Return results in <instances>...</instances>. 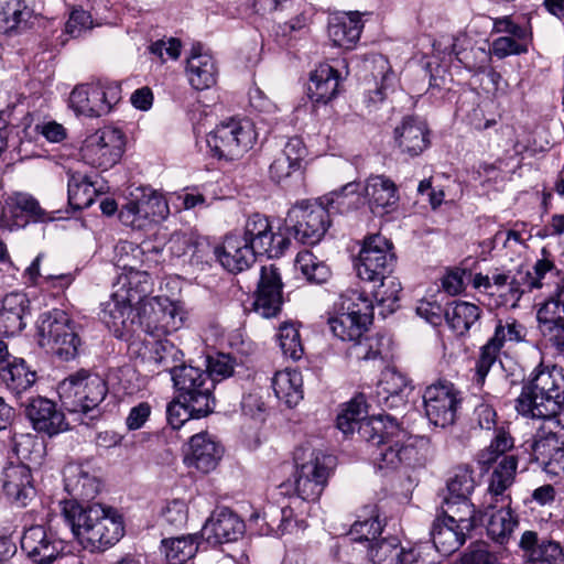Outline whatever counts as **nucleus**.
Masks as SVG:
<instances>
[{
    "instance_id": "f257e3e1",
    "label": "nucleus",
    "mask_w": 564,
    "mask_h": 564,
    "mask_svg": "<svg viewBox=\"0 0 564 564\" xmlns=\"http://www.w3.org/2000/svg\"><path fill=\"white\" fill-rule=\"evenodd\" d=\"M564 369L540 364L523 382L514 410L540 425L532 441L544 440L564 429Z\"/></svg>"
},
{
    "instance_id": "f03ea898",
    "label": "nucleus",
    "mask_w": 564,
    "mask_h": 564,
    "mask_svg": "<svg viewBox=\"0 0 564 564\" xmlns=\"http://www.w3.org/2000/svg\"><path fill=\"white\" fill-rule=\"evenodd\" d=\"M358 437L366 443L369 458L378 469L413 467L420 460L419 449L410 442L408 432L389 414L372 415L360 425Z\"/></svg>"
},
{
    "instance_id": "7ed1b4c3",
    "label": "nucleus",
    "mask_w": 564,
    "mask_h": 564,
    "mask_svg": "<svg viewBox=\"0 0 564 564\" xmlns=\"http://www.w3.org/2000/svg\"><path fill=\"white\" fill-rule=\"evenodd\" d=\"M61 506L65 522L85 549L105 550L123 535L122 518L110 507L100 503L82 506L76 500L62 501Z\"/></svg>"
},
{
    "instance_id": "20e7f679",
    "label": "nucleus",
    "mask_w": 564,
    "mask_h": 564,
    "mask_svg": "<svg viewBox=\"0 0 564 564\" xmlns=\"http://www.w3.org/2000/svg\"><path fill=\"white\" fill-rule=\"evenodd\" d=\"M295 492L307 502L318 501L333 471L335 459L311 446H299L294 451Z\"/></svg>"
},
{
    "instance_id": "39448f33",
    "label": "nucleus",
    "mask_w": 564,
    "mask_h": 564,
    "mask_svg": "<svg viewBox=\"0 0 564 564\" xmlns=\"http://www.w3.org/2000/svg\"><path fill=\"white\" fill-rule=\"evenodd\" d=\"M36 332L40 346L61 360L69 361L78 356L82 339L75 322L65 311L54 308L42 313L36 322Z\"/></svg>"
},
{
    "instance_id": "423d86ee",
    "label": "nucleus",
    "mask_w": 564,
    "mask_h": 564,
    "mask_svg": "<svg viewBox=\"0 0 564 564\" xmlns=\"http://www.w3.org/2000/svg\"><path fill=\"white\" fill-rule=\"evenodd\" d=\"M107 393V382L85 369L69 375L58 386L61 402L70 413L86 414L97 409Z\"/></svg>"
},
{
    "instance_id": "0eeeda50",
    "label": "nucleus",
    "mask_w": 564,
    "mask_h": 564,
    "mask_svg": "<svg viewBox=\"0 0 564 564\" xmlns=\"http://www.w3.org/2000/svg\"><path fill=\"white\" fill-rule=\"evenodd\" d=\"M330 215L323 200H303L288 212L285 227L296 241L315 246L327 232Z\"/></svg>"
},
{
    "instance_id": "6e6552de",
    "label": "nucleus",
    "mask_w": 564,
    "mask_h": 564,
    "mask_svg": "<svg viewBox=\"0 0 564 564\" xmlns=\"http://www.w3.org/2000/svg\"><path fill=\"white\" fill-rule=\"evenodd\" d=\"M172 381L178 398L189 405L196 417H205L214 412V381L205 370L181 365L173 372Z\"/></svg>"
},
{
    "instance_id": "1a4fd4ad",
    "label": "nucleus",
    "mask_w": 564,
    "mask_h": 564,
    "mask_svg": "<svg viewBox=\"0 0 564 564\" xmlns=\"http://www.w3.org/2000/svg\"><path fill=\"white\" fill-rule=\"evenodd\" d=\"M397 256L392 242L380 234L365 237L355 268L362 281L377 283L393 273Z\"/></svg>"
},
{
    "instance_id": "9d476101",
    "label": "nucleus",
    "mask_w": 564,
    "mask_h": 564,
    "mask_svg": "<svg viewBox=\"0 0 564 564\" xmlns=\"http://www.w3.org/2000/svg\"><path fill=\"white\" fill-rule=\"evenodd\" d=\"M206 142L214 156L232 161L252 148L256 132L250 121L230 119L208 133Z\"/></svg>"
},
{
    "instance_id": "9b49d317",
    "label": "nucleus",
    "mask_w": 564,
    "mask_h": 564,
    "mask_svg": "<svg viewBox=\"0 0 564 564\" xmlns=\"http://www.w3.org/2000/svg\"><path fill=\"white\" fill-rule=\"evenodd\" d=\"M126 144L123 132L113 127H104L86 137L79 154L84 163L91 167L108 170L121 159Z\"/></svg>"
},
{
    "instance_id": "f8f14e48",
    "label": "nucleus",
    "mask_w": 564,
    "mask_h": 564,
    "mask_svg": "<svg viewBox=\"0 0 564 564\" xmlns=\"http://www.w3.org/2000/svg\"><path fill=\"white\" fill-rule=\"evenodd\" d=\"M425 414L435 426L452 425L462 402L460 391L447 380H438L429 386L423 394Z\"/></svg>"
},
{
    "instance_id": "ddd939ff",
    "label": "nucleus",
    "mask_w": 564,
    "mask_h": 564,
    "mask_svg": "<svg viewBox=\"0 0 564 564\" xmlns=\"http://www.w3.org/2000/svg\"><path fill=\"white\" fill-rule=\"evenodd\" d=\"M241 238L258 253L279 258L290 248V238L282 232H273L267 216L254 213L245 224Z\"/></svg>"
},
{
    "instance_id": "4468645a",
    "label": "nucleus",
    "mask_w": 564,
    "mask_h": 564,
    "mask_svg": "<svg viewBox=\"0 0 564 564\" xmlns=\"http://www.w3.org/2000/svg\"><path fill=\"white\" fill-rule=\"evenodd\" d=\"M554 263L549 259H540L535 262L532 271L519 268L511 272V289L506 293L505 306L516 307L525 292L543 286H556V278L561 276Z\"/></svg>"
},
{
    "instance_id": "2eb2a0df",
    "label": "nucleus",
    "mask_w": 564,
    "mask_h": 564,
    "mask_svg": "<svg viewBox=\"0 0 564 564\" xmlns=\"http://www.w3.org/2000/svg\"><path fill=\"white\" fill-rule=\"evenodd\" d=\"M0 482L3 497L14 508H26L37 496L31 468L22 462L4 466Z\"/></svg>"
},
{
    "instance_id": "dca6fc26",
    "label": "nucleus",
    "mask_w": 564,
    "mask_h": 564,
    "mask_svg": "<svg viewBox=\"0 0 564 564\" xmlns=\"http://www.w3.org/2000/svg\"><path fill=\"white\" fill-rule=\"evenodd\" d=\"M47 219L50 218L46 212L33 196L26 193H13L3 200L0 227L13 230L24 228L30 223H44Z\"/></svg>"
},
{
    "instance_id": "f3484780",
    "label": "nucleus",
    "mask_w": 564,
    "mask_h": 564,
    "mask_svg": "<svg viewBox=\"0 0 564 564\" xmlns=\"http://www.w3.org/2000/svg\"><path fill=\"white\" fill-rule=\"evenodd\" d=\"M24 414L36 433L48 437L69 429L64 412L54 401L44 397L29 399L24 405Z\"/></svg>"
},
{
    "instance_id": "a211bd4d",
    "label": "nucleus",
    "mask_w": 564,
    "mask_h": 564,
    "mask_svg": "<svg viewBox=\"0 0 564 564\" xmlns=\"http://www.w3.org/2000/svg\"><path fill=\"white\" fill-rule=\"evenodd\" d=\"M21 550L35 564H52L64 551V542L43 525L25 529L21 540Z\"/></svg>"
},
{
    "instance_id": "6ab92c4d",
    "label": "nucleus",
    "mask_w": 564,
    "mask_h": 564,
    "mask_svg": "<svg viewBox=\"0 0 564 564\" xmlns=\"http://www.w3.org/2000/svg\"><path fill=\"white\" fill-rule=\"evenodd\" d=\"M282 290L280 269L273 263L262 265L252 304L254 312L265 318L276 316L283 303Z\"/></svg>"
},
{
    "instance_id": "aec40b11",
    "label": "nucleus",
    "mask_w": 564,
    "mask_h": 564,
    "mask_svg": "<svg viewBox=\"0 0 564 564\" xmlns=\"http://www.w3.org/2000/svg\"><path fill=\"white\" fill-rule=\"evenodd\" d=\"M245 532V522L230 509L219 508L207 519L200 538L212 546L237 541Z\"/></svg>"
},
{
    "instance_id": "412c9836",
    "label": "nucleus",
    "mask_w": 564,
    "mask_h": 564,
    "mask_svg": "<svg viewBox=\"0 0 564 564\" xmlns=\"http://www.w3.org/2000/svg\"><path fill=\"white\" fill-rule=\"evenodd\" d=\"M364 197L375 216H384L397 208L399 189L397 184L383 174H371L365 181Z\"/></svg>"
},
{
    "instance_id": "4be33fe9",
    "label": "nucleus",
    "mask_w": 564,
    "mask_h": 564,
    "mask_svg": "<svg viewBox=\"0 0 564 564\" xmlns=\"http://www.w3.org/2000/svg\"><path fill=\"white\" fill-rule=\"evenodd\" d=\"M495 508L496 505L488 499H486L481 508L477 510L469 498L455 499L446 497L440 514L449 521V525L456 523L460 530H465L469 533L477 527L485 525L488 510Z\"/></svg>"
},
{
    "instance_id": "5701e85b",
    "label": "nucleus",
    "mask_w": 564,
    "mask_h": 564,
    "mask_svg": "<svg viewBox=\"0 0 564 564\" xmlns=\"http://www.w3.org/2000/svg\"><path fill=\"white\" fill-rule=\"evenodd\" d=\"M394 142L402 154L421 155L430 147V130L425 121L408 116L393 130Z\"/></svg>"
},
{
    "instance_id": "b1692460",
    "label": "nucleus",
    "mask_w": 564,
    "mask_h": 564,
    "mask_svg": "<svg viewBox=\"0 0 564 564\" xmlns=\"http://www.w3.org/2000/svg\"><path fill=\"white\" fill-rule=\"evenodd\" d=\"M159 247L144 243L142 246L131 241H119L115 247V265L120 273L148 270L152 263L158 264Z\"/></svg>"
},
{
    "instance_id": "393cba45",
    "label": "nucleus",
    "mask_w": 564,
    "mask_h": 564,
    "mask_svg": "<svg viewBox=\"0 0 564 564\" xmlns=\"http://www.w3.org/2000/svg\"><path fill=\"white\" fill-rule=\"evenodd\" d=\"M223 454V446L210 434L199 432L189 438L185 464L207 474L217 467Z\"/></svg>"
},
{
    "instance_id": "a878e982",
    "label": "nucleus",
    "mask_w": 564,
    "mask_h": 564,
    "mask_svg": "<svg viewBox=\"0 0 564 564\" xmlns=\"http://www.w3.org/2000/svg\"><path fill=\"white\" fill-rule=\"evenodd\" d=\"M257 254L237 232L226 235L223 243L218 246V262L230 273H239L250 268Z\"/></svg>"
},
{
    "instance_id": "bb28decb",
    "label": "nucleus",
    "mask_w": 564,
    "mask_h": 564,
    "mask_svg": "<svg viewBox=\"0 0 564 564\" xmlns=\"http://www.w3.org/2000/svg\"><path fill=\"white\" fill-rule=\"evenodd\" d=\"M30 314V300L23 292H11L0 301V335L12 337L20 334Z\"/></svg>"
},
{
    "instance_id": "cd10ccee",
    "label": "nucleus",
    "mask_w": 564,
    "mask_h": 564,
    "mask_svg": "<svg viewBox=\"0 0 564 564\" xmlns=\"http://www.w3.org/2000/svg\"><path fill=\"white\" fill-rule=\"evenodd\" d=\"M133 304L111 293L110 299L101 304L100 319L117 338H126L133 332Z\"/></svg>"
},
{
    "instance_id": "c85d7f7f",
    "label": "nucleus",
    "mask_w": 564,
    "mask_h": 564,
    "mask_svg": "<svg viewBox=\"0 0 564 564\" xmlns=\"http://www.w3.org/2000/svg\"><path fill=\"white\" fill-rule=\"evenodd\" d=\"M530 447L547 474L557 476L564 473V427L544 440L532 441Z\"/></svg>"
},
{
    "instance_id": "c756f323",
    "label": "nucleus",
    "mask_w": 564,
    "mask_h": 564,
    "mask_svg": "<svg viewBox=\"0 0 564 564\" xmlns=\"http://www.w3.org/2000/svg\"><path fill=\"white\" fill-rule=\"evenodd\" d=\"M153 292V280L148 270L118 273L113 283L117 297L124 299L131 304H142Z\"/></svg>"
},
{
    "instance_id": "7c9ffc66",
    "label": "nucleus",
    "mask_w": 564,
    "mask_h": 564,
    "mask_svg": "<svg viewBox=\"0 0 564 564\" xmlns=\"http://www.w3.org/2000/svg\"><path fill=\"white\" fill-rule=\"evenodd\" d=\"M36 380V371L23 358L15 357L0 366V382L15 397L30 390Z\"/></svg>"
},
{
    "instance_id": "2f4dec72",
    "label": "nucleus",
    "mask_w": 564,
    "mask_h": 564,
    "mask_svg": "<svg viewBox=\"0 0 564 564\" xmlns=\"http://www.w3.org/2000/svg\"><path fill=\"white\" fill-rule=\"evenodd\" d=\"M441 514H437L433 521L431 528V536L433 545H431L434 552L440 553L443 556H448L456 552L465 542L468 532L460 530L456 523L454 525L448 524Z\"/></svg>"
},
{
    "instance_id": "473e14b6",
    "label": "nucleus",
    "mask_w": 564,
    "mask_h": 564,
    "mask_svg": "<svg viewBox=\"0 0 564 564\" xmlns=\"http://www.w3.org/2000/svg\"><path fill=\"white\" fill-rule=\"evenodd\" d=\"M310 98L314 104L326 105L333 100L340 85L339 72L329 64H321L310 78Z\"/></svg>"
},
{
    "instance_id": "72a5a7b5",
    "label": "nucleus",
    "mask_w": 564,
    "mask_h": 564,
    "mask_svg": "<svg viewBox=\"0 0 564 564\" xmlns=\"http://www.w3.org/2000/svg\"><path fill=\"white\" fill-rule=\"evenodd\" d=\"M69 106L77 113L89 118H97L108 113L100 99L99 84L77 85L69 95Z\"/></svg>"
},
{
    "instance_id": "f704fd0d",
    "label": "nucleus",
    "mask_w": 564,
    "mask_h": 564,
    "mask_svg": "<svg viewBox=\"0 0 564 564\" xmlns=\"http://www.w3.org/2000/svg\"><path fill=\"white\" fill-rule=\"evenodd\" d=\"M144 358L153 365L167 371L173 377V372L178 370L183 364V352L167 339H156L144 343Z\"/></svg>"
},
{
    "instance_id": "c9c22d12",
    "label": "nucleus",
    "mask_w": 564,
    "mask_h": 564,
    "mask_svg": "<svg viewBox=\"0 0 564 564\" xmlns=\"http://www.w3.org/2000/svg\"><path fill=\"white\" fill-rule=\"evenodd\" d=\"M391 340L382 334L367 335L349 341L347 356L357 361H368L386 358L390 352Z\"/></svg>"
},
{
    "instance_id": "e433bc0d",
    "label": "nucleus",
    "mask_w": 564,
    "mask_h": 564,
    "mask_svg": "<svg viewBox=\"0 0 564 564\" xmlns=\"http://www.w3.org/2000/svg\"><path fill=\"white\" fill-rule=\"evenodd\" d=\"M33 9L30 0H0V32L10 34L26 29Z\"/></svg>"
},
{
    "instance_id": "4c0bfd02",
    "label": "nucleus",
    "mask_w": 564,
    "mask_h": 564,
    "mask_svg": "<svg viewBox=\"0 0 564 564\" xmlns=\"http://www.w3.org/2000/svg\"><path fill=\"white\" fill-rule=\"evenodd\" d=\"M554 302H544L539 308L536 317L543 335L558 352H564V316L560 314Z\"/></svg>"
},
{
    "instance_id": "58836bf2",
    "label": "nucleus",
    "mask_w": 564,
    "mask_h": 564,
    "mask_svg": "<svg viewBox=\"0 0 564 564\" xmlns=\"http://www.w3.org/2000/svg\"><path fill=\"white\" fill-rule=\"evenodd\" d=\"M65 488L74 497L94 499L100 490V481L83 466H69L65 470Z\"/></svg>"
},
{
    "instance_id": "ea45409f",
    "label": "nucleus",
    "mask_w": 564,
    "mask_h": 564,
    "mask_svg": "<svg viewBox=\"0 0 564 564\" xmlns=\"http://www.w3.org/2000/svg\"><path fill=\"white\" fill-rule=\"evenodd\" d=\"M518 467V459L513 455L503 456L494 469L488 487L489 500L495 505L510 500L505 491L512 485Z\"/></svg>"
},
{
    "instance_id": "a19ab883",
    "label": "nucleus",
    "mask_w": 564,
    "mask_h": 564,
    "mask_svg": "<svg viewBox=\"0 0 564 564\" xmlns=\"http://www.w3.org/2000/svg\"><path fill=\"white\" fill-rule=\"evenodd\" d=\"M272 388L275 397L290 409L296 406L303 399V379L296 370L275 372Z\"/></svg>"
},
{
    "instance_id": "79ce46f5",
    "label": "nucleus",
    "mask_w": 564,
    "mask_h": 564,
    "mask_svg": "<svg viewBox=\"0 0 564 564\" xmlns=\"http://www.w3.org/2000/svg\"><path fill=\"white\" fill-rule=\"evenodd\" d=\"M362 22L358 14L349 13L335 19L328 26V34L337 47L351 48L360 37Z\"/></svg>"
},
{
    "instance_id": "37998d69",
    "label": "nucleus",
    "mask_w": 564,
    "mask_h": 564,
    "mask_svg": "<svg viewBox=\"0 0 564 564\" xmlns=\"http://www.w3.org/2000/svg\"><path fill=\"white\" fill-rule=\"evenodd\" d=\"M186 75L191 86L204 90L216 83V67L208 54H192L187 59Z\"/></svg>"
},
{
    "instance_id": "c03bdc74",
    "label": "nucleus",
    "mask_w": 564,
    "mask_h": 564,
    "mask_svg": "<svg viewBox=\"0 0 564 564\" xmlns=\"http://www.w3.org/2000/svg\"><path fill=\"white\" fill-rule=\"evenodd\" d=\"M480 314L479 306L469 302L454 301L445 310V321L456 335L463 336L479 319Z\"/></svg>"
},
{
    "instance_id": "a18cd8bd",
    "label": "nucleus",
    "mask_w": 564,
    "mask_h": 564,
    "mask_svg": "<svg viewBox=\"0 0 564 564\" xmlns=\"http://www.w3.org/2000/svg\"><path fill=\"white\" fill-rule=\"evenodd\" d=\"M509 501L501 502V507L491 513L494 509H489L485 519L488 535L499 543H503L518 525L516 517L508 508Z\"/></svg>"
},
{
    "instance_id": "49530a36",
    "label": "nucleus",
    "mask_w": 564,
    "mask_h": 564,
    "mask_svg": "<svg viewBox=\"0 0 564 564\" xmlns=\"http://www.w3.org/2000/svg\"><path fill=\"white\" fill-rule=\"evenodd\" d=\"M337 311L371 322L373 300L365 291L350 288L340 294Z\"/></svg>"
},
{
    "instance_id": "de8ad7c7",
    "label": "nucleus",
    "mask_w": 564,
    "mask_h": 564,
    "mask_svg": "<svg viewBox=\"0 0 564 564\" xmlns=\"http://www.w3.org/2000/svg\"><path fill=\"white\" fill-rule=\"evenodd\" d=\"M371 322L348 313L337 311L335 316L328 318V325L332 333L343 341H351L358 339L364 333H367L368 325Z\"/></svg>"
},
{
    "instance_id": "09e8293b",
    "label": "nucleus",
    "mask_w": 564,
    "mask_h": 564,
    "mask_svg": "<svg viewBox=\"0 0 564 564\" xmlns=\"http://www.w3.org/2000/svg\"><path fill=\"white\" fill-rule=\"evenodd\" d=\"M198 550L196 534L182 535L162 540V552L170 564H183L192 558Z\"/></svg>"
},
{
    "instance_id": "8fccbe9b",
    "label": "nucleus",
    "mask_w": 564,
    "mask_h": 564,
    "mask_svg": "<svg viewBox=\"0 0 564 564\" xmlns=\"http://www.w3.org/2000/svg\"><path fill=\"white\" fill-rule=\"evenodd\" d=\"M366 414V397L362 393H359L347 402L338 414L337 427L346 435L352 434L356 429L358 432L360 425L372 417H365Z\"/></svg>"
},
{
    "instance_id": "3c124183",
    "label": "nucleus",
    "mask_w": 564,
    "mask_h": 564,
    "mask_svg": "<svg viewBox=\"0 0 564 564\" xmlns=\"http://www.w3.org/2000/svg\"><path fill=\"white\" fill-rule=\"evenodd\" d=\"M162 296H153L143 302L139 308V321L142 329L152 337L160 338L163 334Z\"/></svg>"
},
{
    "instance_id": "603ef678",
    "label": "nucleus",
    "mask_w": 564,
    "mask_h": 564,
    "mask_svg": "<svg viewBox=\"0 0 564 564\" xmlns=\"http://www.w3.org/2000/svg\"><path fill=\"white\" fill-rule=\"evenodd\" d=\"M295 268L310 283L323 284L332 275L329 267L310 250L297 253Z\"/></svg>"
},
{
    "instance_id": "864d4df0",
    "label": "nucleus",
    "mask_w": 564,
    "mask_h": 564,
    "mask_svg": "<svg viewBox=\"0 0 564 564\" xmlns=\"http://www.w3.org/2000/svg\"><path fill=\"white\" fill-rule=\"evenodd\" d=\"M97 191L88 176L79 173L72 174L68 178V202L75 209L90 207L96 197Z\"/></svg>"
},
{
    "instance_id": "5fc2aeb1",
    "label": "nucleus",
    "mask_w": 564,
    "mask_h": 564,
    "mask_svg": "<svg viewBox=\"0 0 564 564\" xmlns=\"http://www.w3.org/2000/svg\"><path fill=\"white\" fill-rule=\"evenodd\" d=\"M513 445V437L508 431L502 427L496 430L495 437L491 440L490 444L478 454L479 465L486 468L490 467L500 456H506L505 454L510 451Z\"/></svg>"
},
{
    "instance_id": "6e6d98bb",
    "label": "nucleus",
    "mask_w": 564,
    "mask_h": 564,
    "mask_svg": "<svg viewBox=\"0 0 564 564\" xmlns=\"http://www.w3.org/2000/svg\"><path fill=\"white\" fill-rule=\"evenodd\" d=\"M13 451L24 462L40 464L45 454V445L34 434L26 433L13 436Z\"/></svg>"
},
{
    "instance_id": "4d7b16f0",
    "label": "nucleus",
    "mask_w": 564,
    "mask_h": 564,
    "mask_svg": "<svg viewBox=\"0 0 564 564\" xmlns=\"http://www.w3.org/2000/svg\"><path fill=\"white\" fill-rule=\"evenodd\" d=\"M377 283L378 285L375 284L371 291L372 300L378 305L386 307L388 312H394L402 291L400 281L390 274Z\"/></svg>"
},
{
    "instance_id": "13d9d810",
    "label": "nucleus",
    "mask_w": 564,
    "mask_h": 564,
    "mask_svg": "<svg viewBox=\"0 0 564 564\" xmlns=\"http://www.w3.org/2000/svg\"><path fill=\"white\" fill-rule=\"evenodd\" d=\"M475 487L473 469L468 465H458L453 468L452 476L447 480V498H469Z\"/></svg>"
},
{
    "instance_id": "bf43d9fd",
    "label": "nucleus",
    "mask_w": 564,
    "mask_h": 564,
    "mask_svg": "<svg viewBox=\"0 0 564 564\" xmlns=\"http://www.w3.org/2000/svg\"><path fill=\"white\" fill-rule=\"evenodd\" d=\"M525 336V327L516 318L509 317L505 321L498 319L494 335L490 339L503 349L508 344H519L524 341Z\"/></svg>"
},
{
    "instance_id": "052dcab7",
    "label": "nucleus",
    "mask_w": 564,
    "mask_h": 564,
    "mask_svg": "<svg viewBox=\"0 0 564 564\" xmlns=\"http://www.w3.org/2000/svg\"><path fill=\"white\" fill-rule=\"evenodd\" d=\"M404 549L395 536L377 541L370 546L371 560L377 564H400Z\"/></svg>"
},
{
    "instance_id": "680f3d73",
    "label": "nucleus",
    "mask_w": 564,
    "mask_h": 564,
    "mask_svg": "<svg viewBox=\"0 0 564 564\" xmlns=\"http://www.w3.org/2000/svg\"><path fill=\"white\" fill-rule=\"evenodd\" d=\"M278 340L284 357L292 360L301 359L303 355V346L301 343L300 332L294 324H282L279 328Z\"/></svg>"
},
{
    "instance_id": "e2e57ef3",
    "label": "nucleus",
    "mask_w": 564,
    "mask_h": 564,
    "mask_svg": "<svg viewBox=\"0 0 564 564\" xmlns=\"http://www.w3.org/2000/svg\"><path fill=\"white\" fill-rule=\"evenodd\" d=\"M236 365V359L231 355L215 352L207 356L205 371L213 379L215 386L216 382L232 376Z\"/></svg>"
},
{
    "instance_id": "0e129e2a",
    "label": "nucleus",
    "mask_w": 564,
    "mask_h": 564,
    "mask_svg": "<svg viewBox=\"0 0 564 564\" xmlns=\"http://www.w3.org/2000/svg\"><path fill=\"white\" fill-rule=\"evenodd\" d=\"M379 388L387 394L384 399L388 401L389 397H401L406 390H411V381L406 375L391 368L382 372Z\"/></svg>"
},
{
    "instance_id": "69168bd1",
    "label": "nucleus",
    "mask_w": 564,
    "mask_h": 564,
    "mask_svg": "<svg viewBox=\"0 0 564 564\" xmlns=\"http://www.w3.org/2000/svg\"><path fill=\"white\" fill-rule=\"evenodd\" d=\"M502 348L494 343L490 338L485 345L480 347L479 356L476 361V381L478 384H484L487 375L491 367L499 359Z\"/></svg>"
},
{
    "instance_id": "338daca9",
    "label": "nucleus",
    "mask_w": 564,
    "mask_h": 564,
    "mask_svg": "<svg viewBox=\"0 0 564 564\" xmlns=\"http://www.w3.org/2000/svg\"><path fill=\"white\" fill-rule=\"evenodd\" d=\"M360 189V185L358 182L352 181L343 185L339 189L333 191L328 195H325L318 200H323L324 205L330 209V213L343 212V207L347 205L350 206L351 200L348 199L349 196L358 195Z\"/></svg>"
},
{
    "instance_id": "774afa93",
    "label": "nucleus",
    "mask_w": 564,
    "mask_h": 564,
    "mask_svg": "<svg viewBox=\"0 0 564 564\" xmlns=\"http://www.w3.org/2000/svg\"><path fill=\"white\" fill-rule=\"evenodd\" d=\"M529 40H518L512 35L500 36L492 41L491 53L499 59H503L510 55H522L528 53Z\"/></svg>"
}]
</instances>
